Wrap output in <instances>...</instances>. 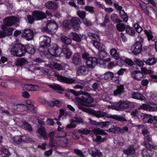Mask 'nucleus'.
<instances>
[{"instance_id": "nucleus-1", "label": "nucleus", "mask_w": 157, "mask_h": 157, "mask_svg": "<svg viewBox=\"0 0 157 157\" xmlns=\"http://www.w3.org/2000/svg\"><path fill=\"white\" fill-rule=\"evenodd\" d=\"M67 92H70L73 93L75 96H78L80 94H84L86 96H82L80 98L75 97L73 100L75 102L79 103L81 105L78 104V108L83 111L88 112L91 115L93 116L98 118L102 117L105 116L107 113L98 110L96 111L90 108H87L83 107L82 105L86 106H92L91 103L93 102L94 100L93 98L87 92L81 91H76L72 89H68L66 91Z\"/></svg>"}, {"instance_id": "nucleus-2", "label": "nucleus", "mask_w": 157, "mask_h": 157, "mask_svg": "<svg viewBox=\"0 0 157 157\" xmlns=\"http://www.w3.org/2000/svg\"><path fill=\"white\" fill-rule=\"evenodd\" d=\"M19 19L16 17L12 16L10 18L5 17L4 19V23L5 25H3L2 26V32L6 31L9 28L7 26H11L15 23L19 21Z\"/></svg>"}, {"instance_id": "nucleus-3", "label": "nucleus", "mask_w": 157, "mask_h": 157, "mask_svg": "<svg viewBox=\"0 0 157 157\" xmlns=\"http://www.w3.org/2000/svg\"><path fill=\"white\" fill-rule=\"evenodd\" d=\"M25 46L21 43L16 44L11 50V53L17 56L21 57L24 55Z\"/></svg>"}, {"instance_id": "nucleus-4", "label": "nucleus", "mask_w": 157, "mask_h": 157, "mask_svg": "<svg viewBox=\"0 0 157 157\" xmlns=\"http://www.w3.org/2000/svg\"><path fill=\"white\" fill-rule=\"evenodd\" d=\"M140 39V41H136L131 47V50L132 53L136 55L140 53L142 50V44L144 40L141 37Z\"/></svg>"}, {"instance_id": "nucleus-5", "label": "nucleus", "mask_w": 157, "mask_h": 157, "mask_svg": "<svg viewBox=\"0 0 157 157\" xmlns=\"http://www.w3.org/2000/svg\"><path fill=\"white\" fill-rule=\"evenodd\" d=\"M130 102L121 100L112 106V109L117 111H122L128 108Z\"/></svg>"}, {"instance_id": "nucleus-6", "label": "nucleus", "mask_w": 157, "mask_h": 157, "mask_svg": "<svg viewBox=\"0 0 157 157\" xmlns=\"http://www.w3.org/2000/svg\"><path fill=\"white\" fill-rule=\"evenodd\" d=\"M63 47L62 49L57 45H54L53 46L50 47L48 49V52L51 55L55 56H59L63 51Z\"/></svg>"}, {"instance_id": "nucleus-7", "label": "nucleus", "mask_w": 157, "mask_h": 157, "mask_svg": "<svg viewBox=\"0 0 157 157\" xmlns=\"http://www.w3.org/2000/svg\"><path fill=\"white\" fill-rule=\"evenodd\" d=\"M40 46L43 49L47 48L50 46V39L45 35H43L40 38Z\"/></svg>"}, {"instance_id": "nucleus-8", "label": "nucleus", "mask_w": 157, "mask_h": 157, "mask_svg": "<svg viewBox=\"0 0 157 157\" xmlns=\"http://www.w3.org/2000/svg\"><path fill=\"white\" fill-rule=\"evenodd\" d=\"M13 140L15 144L21 147L22 146L23 143L25 144L28 143L27 141L28 140L26 137L23 136L13 137Z\"/></svg>"}, {"instance_id": "nucleus-9", "label": "nucleus", "mask_w": 157, "mask_h": 157, "mask_svg": "<svg viewBox=\"0 0 157 157\" xmlns=\"http://www.w3.org/2000/svg\"><path fill=\"white\" fill-rule=\"evenodd\" d=\"M54 76L57 78V80L61 82L67 84H72L74 83L75 80L72 78H68L63 76L55 73Z\"/></svg>"}, {"instance_id": "nucleus-10", "label": "nucleus", "mask_w": 157, "mask_h": 157, "mask_svg": "<svg viewBox=\"0 0 157 157\" xmlns=\"http://www.w3.org/2000/svg\"><path fill=\"white\" fill-rule=\"evenodd\" d=\"M70 22L71 25L75 31L78 30L81 23L80 19L78 17H73L70 20Z\"/></svg>"}, {"instance_id": "nucleus-11", "label": "nucleus", "mask_w": 157, "mask_h": 157, "mask_svg": "<svg viewBox=\"0 0 157 157\" xmlns=\"http://www.w3.org/2000/svg\"><path fill=\"white\" fill-rule=\"evenodd\" d=\"M89 71L88 67L85 65L79 66L77 71V74L78 76L85 75L87 74Z\"/></svg>"}, {"instance_id": "nucleus-12", "label": "nucleus", "mask_w": 157, "mask_h": 157, "mask_svg": "<svg viewBox=\"0 0 157 157\" xmlns=\"http://www.w3.org/2000/svg\"><path fill=\"white\" fill-rule=\"evenodd\" d=\"M32 15L36 20H41L46 17V14L41 11H34L32 13Z\"/></svg>"}, {"instance_id": "nucleus-13", "label": "nucleus", "mask_w": 157, "mask_h": 157, "mask_svg": "<svg viewBox=\"0 0 157 157\" xmlns=\"http://www.w3.org/2000/svg\"><path fill=\"white\" fill-rule=\"evenodd\" d=\"M98 59L95 57H91L86 61L88 67L92 69L94 68L98 63Z\"/></svg>"}, {"instance_id": "nucleus-14", "label": "nucleus", "mask_w": 157, "mask_h": 157, "mask_svg": "<svg viewBox=\"0 0 157 157\" xmlns=\"http://www.w3.org/2000/svg\"><path fill=\"white\" fill-rule=\"evenodd\" d=\"M72 63L75 65H79L82 64V59L79 53H75L72 58Z\"/></svg>"}, {"instance_id": "nucleus-15", "label": "nucleus", "mask_w": 157, "mask_h": 157, "mask_svg": "<svg viewBox=\"0 0 157 157\" xmlns=\"http://www.w3.org/2000/svg\"><path fill=\"white\" fill-rule=\"evenodd\" d=\"M107 132H111L115 133H118L119 132L123 134L124 133V131L121 129V128L118 127L117 125H113L111 127L106 130Z\"/></svg>"}, {"instance_id": "nucleus-16", "label": "nucleus", "mask_w": 157, "mask_h": 157, "mask_svg": "<svg viewBox=\"0 0 157 157\" xmlns=\"http://www.w3.org/2000/svg\"><path fill=\"white\" fill-rule=\"evenodd\" d=\"M131 75L135 79L138 81H140L143 76V74L141 73V71L138 70L132 72Z\"/></svg>"}, {"instance_id": "nucleus-17", "label": "nucleus", "mask_w": 157, "mask_h": 157, "mask_svg": "<svg viewBox=\"0 0 157 157\" xmlns=\"http://www.w3.org/2000/svg\"><path fill=\"white\" fill-rule=\"evenodd\" d=\"M62 51V52L63 54L66 56V59H70L72 55V52L69 49V47L67 45H63Z\"/></svg>"}, {"instance_id": "nucleus-18", "label": "nucleus", "mask_w": 157, "mask_h": 157, "mask_svg": "<svg viewBox=\"0 0 157 157\" xmlns=\"http://www.w3.org/2000/svg\"><path fill=\"white\" fill-rule=\"evenodd\" d=\"M47 26H48L51 31L57 30L58 27V24L54 20H52L48 21Z\"/></svg>"}, {"instance_id": "nucleus-19", "label": "nucleus", "mask_w": 157, "mask_h": 157, "mask_svg": "<svg viewBox=\"0 0 157 157\" xmlns=\"http://www.w3.org/2000/svg\"><path fill=\"white\" fill-rule=\"evenodd\" d=\"M123 152L128 156L134 155L135 153V149L133 146L129 145L126 149L123 150Z\"/></svg>"}, {"instance_id": "nucleus-20", "label": "nucleus", "mask_w": 157, "mask_h": 157, "mask_svg": "<svg viewBox=\"0 0 157 157\" xmlns=\"http://www.w3.org/2000/svg\"><path fill=\"white\" fill-rule=\"evenodd\" d=\"M45 6L49 9L56 10L58 7V5L56 3L51 1L47 2L45 5Z\"/></svg>"}, {"instance_id": "nucleus-21", "label": "nucleus", "mask_w": 157, "mask_h": 157, "mask_svg": "<svg viewBox=\"0 0 157 157\" xmlns=\"http://www.w3.org/2000/svg\"><path fill=\"white\" fill-rule=\"evenodd\" d=\"M28 63V61L25 58H17L16 60V63L15 64L17 66L21 67Z\"/></svg>"}, {"instance_id": "nucleus-22", "label": "nucleus", "mask_w": 157, "mask_h": 157, "mask_svg": "<svg viewBox=\"0 0 157 157\" xmlns=\"http://www.w3.org/2000/svg\"><path fill=\"white\" fill-rule=\"evenodd\" d=\"M25 49L24 50L25 53L28 52L29 54H33L35 52L36 50L32 44H28L25 46Z\"/></svg>"}, {"instance_id": "nucleus-23", "label": "nucleus", "mask_w": 157, "mask_h": 157, "mask_svg": "<svg viewBox=\"0 0 157 157\" xmlns=\"http://www.w3.org/2000/svg\"><path fill=\"white\" fill-rule=\"evenodd\" d=\"M50 67L53 69L58 71L64 69V67L62 65L55 62H51L50 64Z\"/></svg>"}, {"instance_id": "nucleus-24", "label": "nucleus", "mask_w": 157, "mask_h": 157, "mask_svg": "<svg viewBox=\"0 0 157 157\" xmlns=\"http://www.w3.org/2000/svg\"><path fill=\"white\" fill-rule=\"evenodd\" d=\"M124 90V86L123 85H121L117 86V89L113 91V94L114 96L120 95L123 94Z\"/></svg>"}, {"instance_id": "nucleus-25", "label": "nucleus", "mask_w": 157, "mask_h": 157, "mask_svg": "<svg viewBox=\"0 0 157 157\" xmlns=\"http://www.w3.org/2000/svg\"><path fill=\"white\" fill-rule=\"evenodd\" d=\"M89 153L93 157H102V153L100 151L95 148V150L91 149L89 150Z\"/></svg>"}, {"instance_id": "nucleus-26", "label": "nucleus", "mask_w": 157, "mask_h": 157, "mask_svg": "<svg viewBox=\"0 0 157 157\" xmlns=\"http://www.w3.org/2000/svg\"><path fill=\"white\" fill-rule=\"evenodd\" d=\"M142 154L143 157H152L153 151L151 149H144L143 150Z\"/></svg>"}, {"instance_id": "nucleus-27", "label": "nucleus", "mask_w": 157, "mask_h": 157, "mask_svg": "<svg viewBox=\"0 0 157 157\" xmlns=\"http://www.w3.org/2000/svg\"><path fill=\"white\" fill-rule=\"evenodd\" d=\"M71 34L72 37V39L73 40L78 42L81 41V39L80 34L78 35L76 33L72 32Z\"/></svg>"}, {"instance_id": "nucleus-28", "label": "nucleus", "mask_w": 157, "mask_h": 157, "mask_svg": "<svg viewBox=\"0 0 157 157\" xmlns=\"http://www.w3.org/2000/svg\"><path fill=\"white\" fill-rule=\"evenodd\" d=\"M126 32L128 35L132 36H134L135 34V30L129 25H126Z\"/></svg>"}, {"instance_id": "nucleus-29", "label": "nucleus", "mask_w": 157, "mask_h": 157, "mask_svg": "<svg viewBox=\"0 0 157 157\" xmlns=\"http://www.w3.org/2000/svg\"><path fill=\"white\" fill-rule=\"evenodd\" d=\"M133 98L141 100H144L145 98L139 92H134L132 95Z\"/></svg>"}, {"instance_id": "nucleus-30", "label": "nucleus", "mask_w": 157, "mask_h": 157, "mask_svg": "<svg viewBox=\"0 0 157 157\" xmlns=\"http://www.w3.org/2000/svg\"><path fill=\"white\" fill-rule=\"evenodd\" d=\"M60 39L62 42L65 43V44L67 45L71 44V39L66 36H62L60 37Z\"/></svg>"}, {"instance_id": "nucleus-31", "label": "nucleus", "mask_w": 157, "mask_h": 157, "mask_svg": "<svg viewBox=\"0 0 157 157\" xmlns=\"http://www.w3.org/2000/svg\"><path fill=\"white\" fill-rule=\"evenodd\" d=\"M108 117L120 121H127L126 119L124 117L122 116H119L117 115H110Z\"/></svg>"}, {"instance_id": "nucleus-32", "label": "nucleus", "mask_w": 157, "mask_h": 157, "mask_svg": "<svg viewBox=\"0 0 157 157\" xmlns=\"http://www.w3.org/2000/svg\"><path fill=\"white\" fill-rule=\"evenodd\" d=\"M49 86L51 88L54 90H57L58 91V92L59 93H62L60 92L64 90L61 86L58 84H55L54 85H50Z\"/></svg>"}, {"instance_id": "nucleus-33", "label": "nucleus", "mask_w": 157, "mask_h": 157, "mask_svg": "<svg viewBox=\"0 0 157 157\" xmlns=\"http://www.w3.org/2000/svg\"><path fill=\"white\" fill-rule=\"evenodd\" d=\"M156 61L157 59L155 58H149L147 59H145L143 60L146 64L150 65L154 64Z\"/></svg>"}, {"instance_id": "nucleus-34", "label": "nucleus", "mask_w": 157, "mask_h": 157, "mask_svg": "<svg viewBox=\"0 0 157 157\" xmlns=\"http://www.w3.org/2000/svg\"><path fill=\"white\" fill-rule=\"evenodd\" d=\"M111 55L114 58L116 59H121L118 53H117V50L114 48L112 49L110 51Z\"/></svg>"}, {"instance_id": "nucleus-35", "label": "nucleus", "mask_w": 157, "mask_h": 157, "mask_svg": "<svg viewBox=\"0 0 157 157\" xmlns=\"http://www.w3.org/2000/svg\"><path fill=\"white\" fill-rule=\"evenodd\" d=\"M116 28L119 32H122L126 29V26L123 23H119L116 25Z\"/></svg>"}, {"instance_id": "nucleus-36", "label": "nucleus", "mask_w": 157, "mask_h": 157, "mask_svg": "<svg viewBox=\"0 0 157 157\" xmlns=\"http://www.w3.org/2000/svg\"><path fill=\"white\" fill-rule=\"evenodd\" d=\"M104 78L105 80H112L114 77L113 74L111 72L109 71L105 73L104 75Z\"/></svg>"}, {"instance_id": "nucleus-37", "label": "nucleus", "mask_w": 157, "mask_h": 157, "mask_svg": "<svg viewBox=\"0 0 157 157\" xmlns=\"http://www.w3.org/2000/svg\"><path fill=\"white\" fill-rule=\"evenodd\" d=\"M23 125L24 128L28 130L29 132H31L33 130L32 128L31 125L27 122L24 121L23 122Z\"/></svg>"}, {"instance_id": "nucleus-38", "label": "nucleus", "mask_w": 157, "mask_h": 157, "mask_svg": "<svg viewBox=\"0 0 157 157\" xmlns=\"http://www.w3.org/2000/svg\"><path fill=\"white\" fill-rule=\"evenodd\" d=\"M18 105H20L22 107H23L25 109H27L28 110L31 111H33L34 110L35 107L33 104H31L29 105H26L23 104H20Z\"/></svg>"}, {"instance_id": "nucleus-39", "label": "nucleus", "mask_w": 157, "mask_h": 157, "mask_svg": "<svg viewBox=\"0 0 157 157\" xmlns=\"http://www.w3.org/2000/svg\"><path fill=\"white\" fill-rule=\"evenodd\" d=\"M34 34L33 32H31L27 35H24L23 34H22L21 36L23 37L24 36L27 40H30L32 39L34 36Z\"/></svg>"}, {"instance_id": "nucleus-40", "label": "nucleus", "mask_w": 157, "mask_h": 157, "mask_svg": "<svg viewBox=\"0 0 157 157\" xmlns=\"http://www.w3.org/2000/svg\"><path fill=\"white\" fill-rule=\"evenodd\" d=\"M98 46V49L99 51L101 52L99 53V56L101 57V54L102 53L106 55L105 52V45L101 43Z\"/></svg>"}, {"instance_id": "nucleus-41", "label": "nucleus", "mask_w": 157, "mask_h": 157, "mask_svg": "<svg viewBox=\"0 0 157 157\" xmlns=\"http://www.w3.org/2000/svg\"><path fill=\"white\" fill-rule=\"evenodd\" d=\"M145 34L147 36L148 40H152L153 36L152 35V33L151 30H149L147 31L145 30L144 31Z\"/></svg>"}, {"instance_id": "nucleus-42", "label": "nucleus", "mask_w": 157, "mask_h": 157, "mask_svg": "<svg viewBox=\"0 0 157 157\" xmlns=\"http://www.w3.org/2000/svg\"><path fill=\"white\" fill-rule=\"evenodd\" d=\"M77 14L78 17L82 20L85 18V17L86 15V13L84 11H81L78 10L77 12Z\"/></svg>"}, {"instance_id": "nucleus-43", "label": "nucleus", "mask_w": 157, "mask_h": 157, "mask_svg": "<svg viewBox=\"0 0 157 157\" xmlns=\"http://www.w3.org/2000/svg\"><path fill=\"white\" fill-rule=\"evenodd\" d=\"M38 133L41 136L45 137L46 136L45 130L44 127L39 128L38 130Z\"/></svg>"}, {"instance_id": "nucleus-44", "label": "nucleus", "mask_w": 157, "mask_h": 157, "mask_svg": "<svg viewBox=\"0 0 157 157\" xmlns=\"http://www.w3.org/2000/svg\"><path fill=\"white\" fill-rule=\"evenodd\" d=\"M70 22L68 20L64 21L63 24V26L67 29H69L71 28V25L69 23Z\"/></svg>"}, {"instance_id": "nucleus-45", "label": "nucleus", "mask_w": 157, "mask_h": 157, "mask_svg": "<svg viewBox=\"0 0 157 157\" xmlns=\"http://www.w3.org/2000/svg\"><path fill=\"white\" fill-rule=\"evenodd\" d=\"M133 27L139 33L141 32L143 30V29L137 23L134 24Z\"/></svg>"}, {"instance_id": "nucleus-46", "label": "nucleus", "mask_w": 157, "mask_h": 157, "mask_svg": "<svg viewBox=\"0 0 157 157\" xmlns=\"http://www.w3.org/2000/svg\"><path fill=\"white\" fill-rule=\"evenodd\" d=\"M28 86L30 87V88L29 89L27 87V89L28 90H29L36 91L38 90L39 88L38 86L35 85H29Z\"/></svg>"}, {"instance_id": "nucleus-47", "label": "nucleus", "mask_w": 157, "mask_h": 157, "mask_svg": "<svg viewBox=\"0 0 157 157\" xmlns=\"http://www.w3.org/2000/svg\"><path fill=\"white\" fill-rule=\"evenodd\" d=\"M78 132L82 134L87 135L89 133H90V131L86 128L85 129H79L78 131Z\"/></svg>"}, {"instance_id": "nucleus-48", "label": "nucleus", "mask_w": 157, "mask_h": 157, "mask_svg": "<svg viewBox=\"0 0 157 157\" xmlns=\"http://www.w3.org/2000/svg\"><path fill=\"white\" fill-rule=\"evenodd\" d=\"M73 123H76V120H74L73 119H71V123L70 124H68L67 126V128H73L75 127H76V124H73Z\"/></svg>"}, {"instance_id": "nucleus-49", "label": "nucleus", "mask_w": 157, "mask_h": 157, "mask_svg": "<svg viewBox=\"0 0 157 157\" xmlns=\"http://www.w3.org/2000/svg\"><path fill=\"white\" fill-rule=\"evenodd\" d=\"M141 73H142L143 74V73H144L145 74H149L150 75V74H151V73H152V70H147L146 69L145 67L141 68Z\"/></svg>"}, {"instance_id": "nucleus-50", "label": "nucleus", "mask_w": 157, "mask_h": 157, "mask_svg": "<svg viewBox=\"0 0 157 157\" xmlns=\"http://www.w3.org/2000/svg\"><path fill=\"white\" fill-rule=\"evenodd\" d=\"M100 125L101 128H103L104 127H108L109 125L110 124L111 122L109 121H105L100 122Z\"/></svg>"}, {"instance_id": "nucleus-51", "label": "nucleus", "mask_w": 157, "mask_h": 157, "mask_svg": "<svg viewBox=\"0 0 157 157\" xmlns=\"http://www.w3.org/2000/svg\"><path fill=\"white\" fill-rule=\"evenodd\" d=\"M125 63L129 66H132L135 64V63L133 62L131 59L127 58L125 60Z\"/></svg>"}, {"instance_id": "nucleus-52", "label": "nucleus", "mask_w": 157, "mask_h": 157, "mask_svg": "<svg viewBox=\"0 0 157 157\" xmlns=\"http://www.w3.org/2000/svg\"><path fill=\"white\" fill-rule=\"evenodd\" d=\"M84 9L87 11H89V12L93 13L94 12V8L92 6H86L84 7Z\"/></svg>"}, {"instance_id": "nucleus-53", "label": "nucleus", "mask_w": 157, "mask_h": 157, "mask_svg": "<svg viewBox=\"0 0 157 157\" xmlns=\"http://www.w3.org/2000/svg\"><path fill=\"white\" fill-rule=\"evenodd\" d=\"M82 57L83 59H86V61H87L91 57L90 56V55L88 53L85 52L82 53Z\"/></svg>"}, {"instance_id": "nucleus-54", "label": "nucleus", "mask_w": 157, "mask_h": 157, "mask_svg": "<svg viewBox=\"0 0 157 157\" xmlns=\"http://www.w3.org/2000/svg\"><path fill=\"white\" fill-rule=\"evenodd\" d=\"M27 18L28 20L29 23L32 24L34 21L35 18L33 16L30 15H28L27 16Z\"/></svg>"}, {"instance_id": "nucleus-55", "label": "nucleus", "mask_w": 157, "mask_h": 157, "mask_svg": "<svg viewBox=\"0 0 157 157\" xmlns=\"http://www.w3.org/2000/svg\"><path fill=\"white\" fill-rule=\"evenodd\" d=\"M149 105L145 104H143L138 109H143L147 111L149 109Z\"/></svg>"}, {"instance_id": "nucleus-56", "label": "nucleus", "mask_w": 157, "mask_h": 157, "mask_svg": "<svg viewBox=\"0 0 157 157\" xmlns=\"http://www.w3.org/2000/svg\"><path fill=\"white\" fill-rule=\"evenodd\" d=\"M74 152L78 155L81 157H84V155L83 154L82 151L78 149H75L74 150Z\"/></svg>"}, {"instance_id": "nucleus-57", "label": "nucleus", "mask_w": 157, "mask_h": 157, "mask_svg": "<svg viewBox=\"0 0 157 157\" xmlns=\"http://www.w3.org/2000/svg\"><path fill=\"white\" fill-rule=\"evenodd\" d=\"M74 118L76 120V123L82 124L84 122L83 120L80 117L78 116H75L74 117Z\"/></svg>"}, {"instance_id": "nucleus-58", "label": "nucleus", "mask_w": 157, "mask_h": 157, "mask_svg": "<svg viewBox=\"0 0 157 157\" xmlns=\"http://www.w3.org/2000/svg\"><path fill=\"white\" fill-rule=\"evenodd\" d=\"M93 140L95 142H97L98 144H100V143L103 142V141L101 140V136H97L96 138L94 139L93 138Z\"/></svg>"}, {"instance_id": "nucleus-59", "label": "nucleus", "mask_w": 157, "mask_h": 157, "mask_svg": "<svg viewBox=\"0 0 157 157\" xmlns=\"http://www.w3.org/2000/svg\"><path fill=\"white\" fill-rule=\"evenodd\" d=\"M82 20L83 23L86 26H90L92 25V24L90 21L88 20L86 18H85Z\"/></svg>"}, {"instance_id": "nucleus-60", "label": "nucleus", "mask_w": 157, "mask_h": 157, "mask_svg": "<svg viewBox=\"0 0 157 157\" xmlns=\"http://www.w3.org/2000/svg\"><path fill=\"white\" fill-rule=\"evenodd\" d=\"M13 30V29L11 27H10L6 31V36H11L12 34V32Z\"/></svg>"}, {"instance_id": "nucleus-61", "label": "nucleus", "mask_w": 157, "mask_h": 157, "mask_svg": "<svg viewBox=\"0 0 157 157\" xmlns=\"http://www.w3.org/2000/svg\"><path fill=\"white\" fill-rule=\"evenodd\" d=\"M53 101L55 105L58 107H60L62 106V103L60 101L56 99Z\"/></svg>"}, {"instance_id": "nucleus-62", "label": "nucleus", "mask_w": 157, "mask_h": 157, "mask_svg": "<svg viewBox=\"0 0 157 157\" xmlns=\"http://www.w3.org/2000/svg\"><path fill=\"white\" fill-rule=\"evenodd\" d=\"M90 122L91 124L95 125L96 126H100V122H97L96 121L92 120L91 119H89Z\"/></svg>"}, {"instance_id": "nucleus-63", "label": "nucleus", "mask_w": 157, "mask_h": 157, "mask_svg": "<svg viewBox=\"0 0 157 157\" xmlns=\"http://www.w3.org/2000/svg\"><path fill=\"white\" fill-rule=\"evenodd\" d=\"M134 61L137 65L141 67L143 66L144 64L143 62L139 59H136Z\"/></svg>"}, {"instance_id": "nucleus-64", "label": "nucleus", "mask_w": 157, "mask_h": 157, "mask_svg": "<svg viewBox=\"0 0 157 157\" xmlns=\"http://www.w3.org/2000/svg\"><path fill=\"white\" fill-rule=\"evenodd\" d=\"M33 31L29 29H25L23 31V33H24V35H27L31 32H33Z\"/></svg>"}]
</instances>
